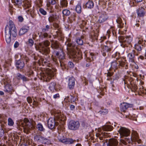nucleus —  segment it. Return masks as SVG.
<instances>
[{
    "mask_svg": "<svg viewBox=\"0 0 146 146\" xmlns=\"http://www.w3.org/2000/svg\"><path fill=\"white\" fill-rule=\"evenodd\" d=\"M120 144H123L126 145L127 143L133 145V143L136 144V142L140 143L141 142V140L139 139V136L136 131H133L131 133V137L125 138L124 139H121Z\"/></svg>",
    "mask_w": 146,
    "mask_h": 146,
    "instance_id": "nucleus-1",
    "label": "nucleus"
},
{
    "mask_svg": "<svg viewBox=\"0 0 146 146\" xmlns=\"http://www.w3.org/2000/svg\"><path fill=\"white\" fill-rule=\"evenodd\" d=\"M54 53L55 54V58H53L52 60L56 64H58L59 62L60 63L61 67L64 68L65 62H64L65 54L62 50L60 48V51H54Z\"/></svg>",
    "mask_w": 146,
    "mask_h": 146,
    "instance_id": "nucleus-2",
    "label": "nucleus"
},
{
    "mask_svg": "<svg viewBox=\"0 0 146 146\" xmlns=\"http://www.w3.org/2000/svg\"><path fill=\"white\" fill-rule=\"evenodd\" d=\"M50 44V42L48 40H45L43 42V44L45 47L42 45V44L40 43L39 44L38 47L35 46V48L37 50H38L43 54L46 55L50 53V50L49 48L47 47Z\"/></svg>",
    "mask_w": 146,
    "mask_h": 146,
    "instance_id": "nucleus-3",
    "label": "nucleus"
},
{
    "mask_svg": "<svg viewBox=\"0 0 146 146\" xmlns=\"http://www.w3.org/2000/svg\"><path fill=\"white\" fill-rule=\"evenodd\" d=\"M56 71V69L55 68H46V73L43 76L44 80L47 82L49 81L54 76Z\"/></svg>",
    "mask_w": 146,
    "mask_h": 146,
    "instance_id": "nucleus-4",
    "label": "nucleus"
},
{
    "mask_svg": "<svg viewBox=\"0 0 146 146\" xmlns=\"http://www.w3.org/2000/svg\"><path fill=\"white\" fill-rule=\"evenodd\" d=\"M30 122L29 119L26 118H25L23 120V129L24 132L28 133L29 131L31 130L33 127V125L32 124L34 121L33 119L31 120Z\"/></svg>",
    "mask_w": 146,
    "mask_h": 146,
    "instance_id": "nucleus-5",
    "label": "nucleus"
},
{
    "mask_svg": "<svg viewBox=\"0 0 146 146\" xmlns=\"http://www.w3.org/2000/svg\"><path fill=\"white\" fill-rule=\"evenodd\" d=\"M135 42L134 48L138 51H140L143 48L142 43L143 42V38L141 36L137 37L134 41Z\"/></svg>",
    "mask_w": 146,
    "mask_h": 146,
    "instance_id": "nucleus-6",
    "label": "nucleus"
},
{
    "mask_svg": "<svg viewBox=\"0 0 146 146\" xmlns=\"http://www.w3.org/2000/svg\"><path fill=\"white\" fill-rule=\"evenodd\" d=\"M70 55L72 56L73 60L76 62H78L82 58V55L80 53H77L74 49L68 50Z\"/></svg>",
    "mask_w": 146,
    "mask_h": 146,
    "instance_id": "nucleus-7",
    "label": "nucleus"
},
{
    "mask_svg": "<svg viewBox=\"0 0 146 146\" xmlns=\"http://www.w3.org/2000/svg\"><path fill=\"white\" fill-rule=\"evenodd\" d=\"M80 126V124L78 121L71 120L69 123L68 127L70 130H76L79 128Z\"/></svg>",
    "mask_w": 146,
    "mask_h": 146,
    "instance_id": "nucleus-8",
    "label": "nucleus"
},
{
    "mask_svg": "<svg viewBox=\"0 0 146 146\" xmlns=\"http://www.w3.org/2000/svg\"><path fill=\"white\" fill-rule=\"evenodd\" d=\"M47 123L48 128L52 129L55 128V126L59 125L58 122L55 121L54 118H50L47 121Z\"/></svg>",
    "mask_w": 146,
    "mask_h": 146,
    "instance_id": "nucleus-9",
    "label": "nucleus"
},
{
    "mask_svg": "<svg viewBox=\"0 0 146 146\" xmlns=\"http://www.w3.org/2000/svg\"><path fill=\"white\" fill-rule=\"evenodd\" d=\"M17 35V30L16 29L15 30H14L13 31L11 32V33L7 34H5V39L6 42L8 44L10 43L11 41V36H12L13 37H15Z\"/></svg>",
    "mask_w": 146,
    "mask_h": 146,
    "instance_id": "nucleus-10",
    "label": "nucleus"
},
{
    "mask_svg": "<svg viewBox=\"0 0 146 146\" xmlns=\"http://www.w3.org/2000/svg\"><path fill=\"white\" fill-rule=\"evenodd\" d=\"M119 132L121 137H125V138L128 137H129L128 136L130 134V130L123 127H121L119 129Z\"/></svg>",
    "mask_w": 146,
    "mask_h": 146,
    "instance_id": "nucleus-11",
    "label": "nucleus"
},
{
    "mask_svg": "<svg viewBox=\"0 0 146 146\" xmlns=\"http://www.w3.org/2000/svg\"><path fill=\"white\" fill-rule=\"evenodd\" d=\"M9 26L8 25H7L5 28V34L7 33V31H8L9 33H11V32L13 31L14 30H15L16 28L14 25L13 22L12 21H10L9 22Z\"/></svg>",
    "mask_w": 146,
    "mask_h": 146,
    "instance_id": "nucleus-12",
    "label": "nucleus"
},
{
    "mask_svg": "<svg viewBox=\"0 0 146 146\" xmlns=\"http://www.w3.org/2000/svg\"><path fill=\"white\" fill-rule=\"evenodd\" d=\"M135 51L133 50L131 52L129 53L127 55V58L130 64L135 63Z\"/></svg>",
    "mask_w": 146,
    "mask_h": 146,
    "instance_id": "nucleus-13",
    "label": "nucleus"
},
{
    "mask_svg": "<svg viewBox=\"0 0 146 146\" xmlns=\"http://www.w3.org/2000/svg\"><path fill=\"white\" fill-rule=\"evenodd\" d=\"M130 83L129 84H128L127 86L130 89L131 92L135 93V95H137V93L139 94V91L136 85L132 82H130Z\"/></svg>",
    "mask_w": 146,
    "mask_h": 146,
    "instance_id": "nucleus-14",
    "label": "nucleus"
},
{
    "mask_svg": "<svg viewBox=\"0 0 146 146\" xmlns=\"http://www.w3.org/2000/svg\"><path fill=\"white\" fill-rule=\"evenodd\" d=\"M119 39L120 42L123 43H130L132 40V37L130 36L124 37L123 36H120Z\"/></svg>",
    "mask_w": 146,
    "mask_h": 146,
    "instance_id": "nucleus-15",
    "label": "nucleus"
},
{
    "mask_svg": "<svg viewBox=\"0 0 146 146\" xmlns=\"http://www.w3.org/2000/svg\"><path fill=\"white\" fill-rule=\"evenodd\" d=\"M54 118L60 122V121H64L66 120V117L60 112H56L54 114Z\"/></svg>",
    "mask_w": 146,
    "mask_h": 146,
    "instance_id": "nucleus-16",
    "label": "nucleus"
},
{
    "mask_svg": "<svg viewBox=\"0 0 146 146\" xmlns=\"http://www.w3.org/2000/svg\"><path fill=\"white\" fill-rule=\"evenodd\" d=\"M132 104H129L125 102H123L120 104V109L121 111L125 112L127 109L129 107L131 108L133 107Z\"/></svg>",
    "mask_w": 146,
    "mask_h": 146,
    "instance_id": "nucleus-17",
    "label": "nucleus"
},
{
    "mask_svg": "<svg viewBox=\"0 0 146 146\" xmlns=\"http://www.w3.org/2000/svg\"><path fill=\"white\" fill-rule=\"evenodd\" d=\"M35 140L38 142L45 144L48 140L47 139L39 135H36L34 137Z\"/></svg>",
    "mask_w": 146,
    "mask_h": 146,
    "instance_id": "nucleus-18",
    "label": "nucleus"
},
{
    "mask_svg": "<svg viewBox=\"0 0 146 146\" xmlns=\"http://www.w3.org/2000/svg\"><path fill=\"white\" fill-rule=\"evenodd\" d=\"M4 90L5 92L11 94H12V92L15 91L13 88L9 84H7L5 86Z\"/></svg>",
    "mask_w": 146,
    "mask_h": 146,
    "instance_id": "nucleus-19",
    "label": "nucleus"
},
{
    "mask_svg": "<svg viewBox=\"0 0 146 146\" xmlns=\"http://www.w3.org/2000/svg\"><path fill=\"white\" fill-rule=\"evenodd\" d=\"M108 16L105 12H102L100 15L98 21L100 23L105 21L107 19Z\"/></svg>",
    "mask_w": 146,
    "mask_h": 146,
    "instance_id": "nucleus-20",
    "label": "nucleus"
},
{
    "mask_svg": "<svg viewBox=\"0 0 146 146\" xmlns=\"http://www.w3.org/2000/svg\"><path fill=\"white\" fill-rule=\"evenodd\" d=\"M50 60L49 58H41V61L42 66H45L51 68L52 66V64L50 62Z\"/></svg>",
    "mask_w": 146,
    "mask_h": 146,
    "instance_id": "nucleus-21",
    "label": "nucleus"
},
{
    "mask_svg": "<svg viewBox=\"0 0 146 146\" xmlns=\"http://www.w3.org/2000/svg\"><path fill=\"white\" fill-rule=\"evenodd\" d=\"M60 141L66 144H72L75 142L76 141L75 140H73L71 138H65L64 139H59Z\"/></svg>",
    "mask_w": 146,
    "mask_h": 146,
    "instance_id": "nucleus-22",
    "label": "nucleus"
},
{
    "mask_svg": "<svg viewBox=\"0 0 146 146\" xmlns=\"http://www.w3.org/2000/svg\"><path fill=\"white\" fill-rule=\"evenodd\" d=\"M116 60H118V62L119 63V65L123 67L125 69H127L128 68V65L127 63L126 62V60H125V61L121 60V59L116 58Z\"/></svg>",
    "mask_w": 146,
    "mask_h": 146,
    "instance_id": "nucleus-23",
    "label": "nucleus"
},
{
    "mask_svg": "<svg viewBox=\"0 0 146 146\" xmlns=\"http://www.w3.org/2000/svg\"><path fill=\"white\" fill-rule=\"evenodd\" d=\"M53 26L54 27L57 29L58 30L56 32V34L55 35V36L57 37L60 36L61 35L62 31L59 28V25L56 23H54L53 24Z\"/></svg>",
    "mask_w": 146,
    "mask_h": 146,
    "instance_id": "nucleus-24",
    "label": "nucleus"
},
{
    "mask_svg": "<svg viewBox=\"0 0 146 146\" xmlns=\"http://www.w3.org/2000/svg\"><path fill=\"white\" fill-rule=\"evenodd\" d=\"M15 65L18 70L21 69L24 67L25 66V63L22 60H17L16 62Z\"/></svg>",
    "mask_w": 146,
    "mask_h": 146,
    "instance_id": "nucleus-25",
    "label": "nucleus"
},
{
    "mask_svg": "<svg viewBox=\"0 0 146 146\" xmlns=\"http://www.w3.org/2000/svg\"><path fill=\"white\" fill-rule=\"evenodd\" d=\"M145 10L142 7L137 9V13L138 16L140 17H143L145 13Z\"/></svg>",
    "mask_w": 146,
    "mask_h": 146,
    "instance_id": "nucleus-26",
    "label": "nucleus"
},
{
    "mask_svg": "<svg viewBox=\"0 0 146 146\" xmlns=\"http://www.w3.org/2000/svg\"><path fill=\"white\" fill-rule=\"evenodd\" d=\"M29 27L27 26H24L20 30L19 34L20 35H22L27 33L29 30Z\"/></svg>",
    "mask_w": 146,
    "mask_h": 146,
    "instance_id": "nucleus-27",
    "label": "nucleus"
},
{
    "mask_svg": "<svg viewBox=\"0 0 146 146\" xmlns=\"http://www.w3.org/2000/svg\"><path fill=\"white\" fill-rule=\"evenodd\" d=\"M51 46L53 49H59L60 50V48H59L58 42L56 40H52Z\"/></svg>",
    "mask_w": 146,
    "mask_h": 146,
    "instance_id": "nucleus-28",
    "label": "nucleus"
},
{
    "mask_svg": "<svg viewBox=\"0 0 146 146\" xmlns=\"http://www.w3.org/2000/svg\"><path fill=\"white\" fill-rule=\"evenodd\" d=\"M75 85V79L73 77H71L69 79L68 87L70 89L74 88Z\"/></svg>",
    "mask_w": 146,
    "mask_h": 146,
    "instance_id": "nucleus-29",
    "label": "nucleus"
},
{
    "mask_svg": "<svg viewBox=\"0 0 146 146\" xmlns=\"http://www.w3.org/2000/svg\"><path fill=\"white\" fill-rule=\"evenodd\" d=\"M68 3L67 0H62L60 2V6L59 7V10L61 11L64 7L68 6Z\"/></svg>",
    "mask_w": 146,
    "mask_h": 146,
    "instance_id": "nucleus-30",
    "label": "nucleus"
},
{
    "mask_svg": "<svg viewBox=\"0 0 146 146\" xmlns=\"http://www.w3.org/2000/svg\"><path fill=\"white\" fill-rule=\"evenodd\" d=\"M94 6V3L93 2L89 0L86 3L84 6L86 8L89 9H91L93 8Z\"/></svg>",
    "mask_w": 146,
    "mask_h": 146,
    "instance_id": "nucleus-31",
    "label": "nucleus"
},
{
    "mask_svg": "<svg viewBox=\"0 0 146 146\" xmlns=\"http://www.w3.org/2000/svg\"><path fill=\"white\" fill-rule=\"evenodd\" d=\"M116 22L118 24V26L119 28H122L123 27L124 25H125L126 23H125V25L123 23L122 19L120 17H118L116 20Z\"/></svg>",
    "mask_w": 146,
    "mask_h": 146,
    "instance_id": "nucleus-32",
    "label": "nucleus"
},
{
    "mask_svg": "<svg viewBox=\"0 0 146 146\" xmlns=\"http://www.w3.org/2000/svg\"><path fill=\"white\" fill-rule=\"evenodd\" d=\"M111 50L109 49L108 46L105 45L102 48V52L103 56H106L107 54H108V52L111 51Z\"/></svg>",
    "mask_w": 146,
    "mask_h": 146,
    "instance_id": "nucleus-33",
    "label": "nucleus"
},
{
    "mask_svg": "<svg viewBox=\"0 0 146 146\" xmlns=\"http://www.w3.org/2000/svg\"><path fill=\"white\" fill-rule=\"evenodd\" d=\"M96 136L99 137L100 140L103 139V137H106L109 136L108 133L105 132H102L101 133H98L96 134Z\"/></svg>",
    "mask_w": 146,
    "mask_h": 146,
    "instance_id": "nucleus-34",
    "label": "nucleus"
},
{
    "mask_svg": "<svg viewBox=\"0 0 146 146\" xmlns=\"http://www.w3.org/2000/svg\"><path fill=\"white\" fill-rule=\"evenodd\" d=\"M47 37L50 38L51 36L48 35L47 33H42L41 32V35L39 36L40 40H43L44 38H46Z\"/></svg>",
    "mask_w": 146,
    "mask_h": 146,
    "instance_id": "nucleus-35",
    "label": "nucleus"
},
{
    "mask_svg": "<svg viewBox=\"0 0 146 146\" xmlns=\"http://www.w3.org/2000/svg\"><path fill=\"white\" fill-rule=\"evenodd\" d=\"M109 142L111 146H117L118 143L117 140L114 139H110Z\"/></svg>",
    "mask_w": 146,
    "mask_h": 146,
    "instance_id": "nucleus-36",
    "label": "nucleus"
},
{
    "mask_svg": "<svg viewBox=\"0 0 146 146\" xmlns=\"http://www.w3.org/2000/svg\"><path fill=\"white\" fill-rule=\"evenodd\" d=\"M84 37L82 36L80 37H78L76 39V42L78 44L80 45H82L83 44V40Z\"/></svg>",
    "mask_w": 146,
    "mask_h": 146,
    "instance_id": "nucleus-37",
    "label": "nucleus"
},
{
    "mask_svg": "<svg viewBox=\"0 0 146 146\" xmlns=\"http://www.w3.org/2000/svg\"><path fill=\"white\" fill-rule=\"evenodd\" d=\"M99 35L98 32L97 30L92 32L91 33V38L94 40H97Z\"/></svg>",
    "mask_w": 146,
    "mask_h": 146,
    "instance_id": "nucleus-38",
    "label": "nucleus"
},
{
    "mask_svg": "<svg viewBox=\"0 0 146 146\" xmlns=\"http://www.w3.org/2000/svg\"><path fill=\"white\" fill-rule=\"evenodd\" d=\"M56 83L55 82H52L49 84V88L50 91L53 92L55 90Z\"/></svg>",
    "mask_w": 146,
    "mask_h": 146,
    "instance_id": "nucleus-39",
    "label": "nucleus"
},
{
    "mask_svg": "<svg viewBox=\"0 0 146 146\" xmlns=\"http://www.w3.org/2000/svg\"><path fill=\"white\" fill-rule=\"evenodd\" d=\"M108 111L107 109L104 108L103 107H102L99 112L101 115H106L108 113Z\"/></svg>",
    "mask_w": 146,
    "mask_h": 146,
    "instance_id": "nucleus-40",
    "label": "nucleus"
},
{
    "mask_svg": "<svg viewBox=\"0 0 146 146\" xmlns=\"http://www.w3.org/2000/svg\"><path fill=\"white\" fill-rule=\"evenodd\" d=\"M113 129V127L111 125H106L102 127L103 130L104 131H110Z\"/></svg>",
    "mask_w": 146,
    "mask_h": 146,
    "instance_id": "nucleus-41",
    "label": "nucleus"
},
{
    "mask_svg": "<svg viewBox=\"0 0 146 146\" xmlns=\"http://www.w3.org/2000/svg\"><path fill=\"white\" fill-rule=\"evenodd\" d=\"M117 64H118L117 63V62L116 60H115L112 62L111 63V68L114 69L115 70L117 69L119 66V65H117Z\"/></svg>",
    "mask_w": 146,
    "mask_h": 146,
    "instance_id": "nucleus-42",
    "label": "nucleus"
},
{
    "mask_svg": "<svg viewBox=\"0 0 146 146\" xmlns=\"http://www.w3.org/2000/svg\"><path fill=\"white\" fill-rule=\"evenodd\" d=\"M56 3L55 0H47V5L48 7H49L51 5H54Z\"/></svg>",
    "mask_w": 146,
    "mask_h": 146,
    "instance_id": "nucleus-43",
    "label": "nucleus"
},
{
    "mask_svg": "<svg viewBox=\"0 0 146 146\" xmlns=\"http://www.w3.org/2000/svg\"><path fill=\"white\" fill-rule=\"evenodd\" d=\"M70 13V11L67 9H63L62 11V14L63 15V16H69Z\"/></svg>",
    "mask_w": 146,
    "mask_h": 146,
    "instance_id": "nucleus-44",
    "label": "nucleus"
},
{
    "mask_svg": "<svg viewBox=\"0 0 146 146\" xmlns=\"http://www.w3.org/2000/svg\"><path fill=\"white\" fill-rule=\"evenodd\" d=\"M36 128L38 130L41 131H44L45 130L42 125L41 123H38L37 124Z\"/></svg>",
    "mask_w": 146,
    "mask_h": 146,
    "instance_id": "nucleus-45",
    "label": "nucleus"
},
{
    "mask_svg": "<svg viewBox=\"0 0 146 146\" xmlns=\"http://www.w3.org/2000/svg\"><path fill=\"white\" fill-rule=\"evenodd\" d=\"M15 3L14 5L18 7L22 5V0H13Z\"/></svg>",
    "mask_w": 146,
    "mask_h": 146,
    "instance_id": "nucleus-46",
    "label": "nucleus"
},
{
    "mask_svg": "<svg viewBox=\"0 0 146 146\" xmlns=\"http://www.w3.org/2000/svg\"><path fill=\"white\" fill-rule=\"evenodd\" d=\"M106 45H105L107 47L108 46L109 49L111 50V48H112V42L109 41H107L106 42Z\"/></svg>",
    "mask_w": 146,
    "mask_h": 146,
    "instance_id": "nucleus-47",
    "label": "nucleus"
},
{
    "mask_svg": "<svg viewBox=\"0 0 146 146\" xmlns=\"http://www.w3.org/2000/svg\"><path fill=\"white\" fill-rule=\"evenodd\" d=\"M56 19V17L54 15H52L49 17L48 20L50 22H52L55 21Z\"/></svg>",
    "mask_w": 146,
    "mask_h": 146,
    "instance_id": "nucleus-48",
    "label": "nucleus"
},
{
    "mask_svg": "<svg viewBox=\"0 0 146 146\" xmlns=\"http://www.w3.org/2000/svg\"><path fill=\"white\" fill-rule=\"evenodd\" d=\"M90 55L91 57L92 58L91 59L90 58H87L86 59V61L88 62H90L93 60L95 58V56L94 55V54L92 53H91L90 54Z\"/></svg>",
    "mask_w": 146,
    "mask_h": 146,
    "instance_id": "nucleus-49",
    "label": "nucleus"
},
{
    "mask_svg": "<svg viewBox=\"0 0 146 146\" xmlns=\"http://www.w3.org/2000/svg\"><path fill=\"white\" fill-rule=\"evenodd\" d=\"M81 7L80 5H78L76 6L75 10L76 12L78 13H80L82 11Z\"/></svg>",
    "mask_w": 146,
    "mask_h": 146,
    "instance_id": "nucleus-50",
    "label": "nucleus"
},
{
    "mask_svg": "<svg viewBox=\"0 0 146 146\" xmlns=\"http://www.w3.org/2000/svg\"><path fill=\"white\" fill-rule=\"evenodd\" d=\"M50 29V25H47L45 26V28L42 29V33H47Z\"/></svg>",
    "mask_w": 146,
    "mask_h": 146,
    "instance_id": "nucleus-51",
    "label": "nucleus"
},
{
    "mask_svg": "<svg viewBox=\"0 0 146 146\" xmlns=\"http://www.w3.org/2000/svg\"><path fill=\"white\" fill-rule=\"evenodd\" d=\"M138 90L139 91V94L137 93V94H140L141 93L144 94L145 93V90L143 89V87L141 86L139 89H138Z\"/></svg>",
    "mask_w": 146,
    "mask_h": 146,
    "instance_id": "nucleus-52",
    "label": "nucleus"
},
{
    "mask_svg": "<svg viewBox=\"0 0 146 146\" xmlns=\"http://www.w3.org/2000/svg\"><path fill=\"white\" fill-rule=\"evenodd\" d=\"M34 44V42L32 39L31 38L29 39L27 42V44L29 46L32 47L33 45Z\"/></svg>",
    "mask_w": 146,
    "mask_h": 146,
    "instance_id": "nucleus-53",
    "label": "nucleus"
},
{
    "mask_svg": "<svg viewBox=\"0 0 146 146\" xmlns=\"http://www.w3.org/2000/svg\"><path fill=\"white\" fill-rule=\"evenodd\" d=\"M23 75L19 73H18L16 74L15 77L17 79L20 80H21Z\"/></svg>",
    "mask_w": 146,
    "mask_h": 146,
    "instance_id": "nucleus-54",
    "label": "nucleus"
},
{
    "mask_svg": "<svg viewBox=\"0 0 146 146\" xmlns=\"http://www.w3.org/2000/svg\"><path fill=\"white\" fill-rule=\"evenodd\" d=\"M25 7L27 8H29L31 7V4L30 2L28 1H25L24 2Z\"/></svg>",
    "mask_w": 146,
    "mask_h": 146,
    "instance_id": "nucleus-55",
    "label": "nucleus"
},
{
    "mask_svg": "<svg viewBox=\"0 0 146 146\" xmlns=\"http://www.w3.org/2000/svg\"><path fill=\"white\" fill-rule=\"evenodd\" d=\"M14 122L12 119L9 118L8 119V124L9 126H12L13 125Z\"/></svg>",
    "mask_w": 146,
    "mask_h": 146,
    "instance_id": "nucleus-56",
    "label": "nucleus"
},
{
    "mask_svg": "<svg viewBox=\"0 0 146 146\" xmlns=\"http://www.w3.org/2000/svg\"><path fill=\"white\" fill-rule=\"evenodd\" d=\"M39 11L43 15H45L46 14V11L42 8H40Z\"/></svg>",
    "mask_w": 146,
    "mask_h": 146,
    "instance_id": "nucleus-57",
    "label": "nucleus"
},
{
    "mask_svg": "<svg viewBox=\"0 0 146 146\" xmlns=\"http://www.w3.org/2000/svg\"><path fill=\"white\" fill-rule=\"evenodd\" d=\"M128 117L130 119H131L133 121H137V119L136 117H133V116H131L130 115H129L128 116Z\"/></svg>",
    "mask_w": 146,
    "mask_h": 146,
    "instance_id": "nucleus-58",
    "label": "nucleus"
},
{
    "mask_svg": "<svg viewBox=\"0 0 146 146\" xmlns=\"http://www.w3.org/2000/svg\"><path fill=\"white\" fill-rule=\"evenodd\" d=\"M67 46L69 47H74L75 46V45L74 43H70L69 42L67 44Z\"/></svg>",
    "mask_w": 146,
    "mask_h": 146,
    "instance_id": "nucleus-59",
    "label": "nucleus"
},
{
    "mask_svg": "<svg viewBox=\"0 0 146 146\" xmlns=\"http://www.w3.org/2000/svg\"><path fill=\"white\" fill-rule=\"evenodd\" d=\"M33 104L35 107H37L39 104V103L36 102L35 100L33 99Z\"/></svg>",
    "mask_w": 146,
    "mask_h": 146,
    "instance_id": "nucleus-60",
    "label": "nucleus"
},
{
    "mask_svg": "<svg viewBox=\"0 0 146 146\" xmlns=\"http://www.w3.org/2000/svg\"><path fill=\"white\" fill-rule=\"evenodd\" d=\"M21 58L23 60H25L26 62H28L29 61V58L26 56H23Z\"/></svg>",
    "mask_w": 146,
    "mask_h": 146,
    "instance_id": "nucleus-61",
    "label": "nucleus"
},
{
    "mask_svg": "<svg viewBox=\"0 0 146 146\" xmlns=\"http://www.w3.org/2000/svg\"><path fill=\"white\" fill-rule=\"evenodd\" d=\"M68 66L70 68H73L74 66V64L71 62H69L68 63Z\"/></svg>",
    "mask_w": 146,
    "mask_h": 146,
    "instance_id": "nucleus-62",
    "label": "nucleus"
},
{
    "mask_svg": "<svg viewBox=\"0 0 146 146\" xmlns=\"http://www.w3.org/2000/svg\"><path fill=\"white\" fill-rule=\"evenodd\" d=\"M21 80H22L23 82H26L28 81L29 80V79L24 75L23 76Z\"/></svg>",
    "mask_w": 146,
    "mask_h": 146,
    "instance_id": "nucleus-63",
    "label": "nucleus"
},
{
    "mask_svg": "<svg viewBox=\"0 0 146 146\" xmlns=\"http://www.w3.org/2000/svg\"><path fill=\"white\" fill-rule=\"evenodd\" d=\"M18 19L19 22H22L24 20L23 17L21 16H19L18 17Z\"/></svg>",
    "mask_w": 146,
    "mask_h": 146,
    "instance_id": "nucleus-64",
    "label": "nucleus"
}]
</instances>
